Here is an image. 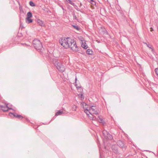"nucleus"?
<instances>
[{
	"label": "nucleus",
	"instance_id": "f257e3e1",
	"mask_svg": "<svg viewBox=\"0 0 158 158\" xmlns=\"http://www.w3.org/2000/svg\"><path fill=\"white\" fill-rule=\"evenodd\" d=\"M71 39L69 38H62L59 40L60 43L65 48H69Z\"/></svg>",
	"mask_w": 158,
	"mask_h": 158
},
{
	"label": "nucleus",
	"instance_id": "f03ea898",
	"mask_svg": "<svg viewBox=\"0 0 158 158\" xmlns=\"http://www.w3.org/2000/svg\"><path fill=\"white\" fill-rule=\"evenodd\" d=\"M33 45L34 48L39 51H40L43 48L41 43L39 40L37 39H35L33 40Z\"/></svg>",
	"mask_w": 158,
	"mask_h": 158
},
{
	"label": "nucleus",
	"instance_id": "7ed1b4c3",
	"mask_svg": "<svg viewBox=\"0 0 158 158\" xmlns=\"http://www.w3.org/2000/svg\"><path fill=\"white\" fill-rule=\"evenodd\" d=\"M57 69L61 72H63L64 71L65 69L64 66L61 62L58 61H55L54 63Z\"/></svg>",
	"mask_w": 158,
	"mask_h": 158
},
{
	"label": "nucleus",
	"instance_id": "20e7f679",
	"mask_svg": "<svg viewBox=\"0 0 158 158\" xmlns=\"http://www.w3.org/2000/svg\"><path fill=\"white\" fill-rule=\"evenodd\" d=\"M71 42L70 43L69 47L73 51H77L78 50V48L76 45V41L73 40L71 39Z\"/></svg>",
	"mask_w": 158,
	"mask_h": 158
},
{
	"label": "nucleus",
	"instance_id": "39448f33",
	"mask_svg": "<svg viewBox=\"0 0 158 158\" xmlns=\"http://www.w3.org/2000/svg\"><path fill=\"white\" fill-rule=\"evenodd\" d=\"M92 114H98V112L96 106L91 105L89 103V114H91L93 116Z\"/></svg>",
	"mask_w": 158,
	"mask_h": 158
},
{
	"label": "nucleus",
	"instance_id": "423d86ee",
	"mask_svg": "<svg viewBox=\"0 0 158 158\" xmlns=\"http://www.w3.org/2000/svg\"><path fill=\"white\" fill-rule=\"evenodd\" d=\"M104 139L106 141L108 140H111L113 139L112 136L106 131H104L102 132Z\"/></svg>",
	"mask_w": 158,
	"mask_h": 158
},
{
	"label": "nucleus",
	"instance_id": "0eeeda50",
	"mask_svg": "<svg viewBox=\"0 0 158 158\" xmlns=\"http://www.w3.org/2000/svg\"><path fill=\"white\" fill-rule=\"evenodd\" d=\"M12 115L14 117L17 118L19 120H21L23 118V117L21 115L18 114L16 113H9V115L10 116H11Z\"/></svg>",
	"mask_w": 158,
	"mask_h": 158
},
{
	"label": "nucleus",
	"instance_id": "6e6552de",
	"mask_svg": "<svg viewBox=\"0 0 158 158\" xmlns=\"http://www.w3.org/2000/svg\"><path fill=\"white\" fill-rule=\"evenodd\" d=\"M82 105L83 107V109L84 110L87 116L89 115V110L88 108V105L85 103L83 102Z\"/></svg>",
	"mask_w": 158,
	"mask_h": 158
},
{
	"label": "nucleus",
	"instance_id": "1a4fd4ad",
	"mask_svg": "<svg viewBox=\"0 0 158 158\" xmlns=\"http://www.w3.org/2000/svg\"><path fill=\"white\" fill-rule=\"evenodd\" d=\"M0 109L4 112H6L9 109H12L11 108H9L7 105L4 106L0 105Z\"/></svg>",
	"mask_w": 158,
	"mask_h": 158
},
{
	"label": "nucleus",
	"instance_id": "9d476101",
	"mask_svg": "<svg viewBox=\"0 0 158 158\" xmlns=\"http://www.w3.org/2000/svg\"><path fill=\"white\" fill-rule=\"evenodd\" d=\"M144 44H146V45L150 49H151V51L155 55L156 54V52H155V50L154 49L152 46L151 44H148L146 43H144Z\"/></svg>",
	"mask_w": 158,
	"mask_h": 158
},
{
	"label": "nucleus",
	"instance_id": "9b49d317",
	"mask_svg": "<svg viewBox=\"0 0 158 158\" xmlns=\"http://www.w3.org/2000/svg\"><path fill=\"white\" fill-rule=\"evenodd\" d=\"M90 5V7L92 9H94L96 6V2L94 0H89V5Z\"/></svg>",
	"mask_w": 158,
	"mask_h": 158
},
{
	"label": "nucleus",
	"instance_id": "f8f14e48",
	"mask_svg": "<svg viewBox=\"0 0 158 158\" xmlns=\"http://www.w3.org/2000/svg\"><path fill=\"white\" fill-rule=\"evenodd\" d=\"M117 143V145L121 148H123L124 147V143L123 142L120 140L118 141Z\"/></svg>",
	"mask_w": 158,
	"mask_h": 158
},
{
	"label": "nucleus",
	"instance_id": "ddd939ff",
	"mask_svg": "<svg viewBox=\"0 0 158 158\" xmlns=\"http://www.w3.org/2000/svg\"><path fill=\"white\" fill-rule=\"evenodd\" d=\"M111 148L113 151V152L115 154H117L118 153V151L117 149L116 146L115 145H112Z\"/></svg>",
	"mask_w": 158,
	"mask_h": 158
},
{
	"label": "nucleus",
	"instance_id": "4468645a",
	"mask_svg": "<svg viewBox=\"0 0 158 158\" xmlns=\"http://www.w3.org/2000/svg\"><path fill=\"white\" fill-rule=\"evenodd\" d=\"M64 114L63 111L62 110H58L56 112L55 114V116H58V115H62V114Z\"/></svg>",
	"mask_w": 158,
	"mask_h": 158
},
{
	"label": "nucleus",
	"instance_id": "2eb2a0df",
	"mask_svg": "<svg viewBox=\"0 0 158 158\" xmlns=\"http://www.w3.org/2000/svg\"><path fill=\"white\" fill-rule=\"evenodd\" d=\"M33 20L31 18H26V21L28 23H31L32 22Z\"/></svg>",
	"mask_w": 158,
	"mask_h": 158
},
{
	"label": "nucleus",
	"instance_id": "dca6fc26",
	"mask_svg": "<svg viewBox=\"0 0 158 158\" xmlns=\"http://www.w3.org/2000/svg\"><path fill=\"white\" fill-rule=\"evenodd\" d=\"M100 30H101V31L102 32V34H106V33H107V31L106 30L104 27H101Z\"/></svg>",
	"mask_w": 158,
	"mask_h": 158
},
{
	"label": "nucleus",
	"instance_id": "f3484780",
	"mask_svg": "<svg viewBox=\"0 0 158 158\" xmlns=\"http://www.w3.org/2000/svg\"><path fill=\"white\" fill-rule=\"evenodd\" d=\"M93 53V52L92 50H90L89 49V55H91L92 56L91 57L92 59L94 58L95 56L94 55Z\"/></svg>",
	"mask_w": 158,
	"mask_h": 158
},
{
	"label": "nucleus",
	"instance_id": "a211bd4d",
	"mask_svg": "<svg viewBox=\"0 0 158 158\" xmlns=\"http://www.w3.org/2000/svg\"><path fill=\"white\" fill-rule=\"evenodd\" d=\"M81 46L85 49H86L88 47V46L85 43H84L83 42H82Z\"/></svg>",
	"mask_w": 158,
	"mask_h": 158
},
{
	"label": "nucleus",
	"instance_id": "6ab92c4d",
	"mask_svg": "<svg viewBox=\"0 0 158 158\" xmlns=\"http://www.w3.org/2000/svg\"><path fill=\"white\" fill-rule=\"evenodd\" d=\"M37 23L40 26H42L43 25V22L42 21L38 19L37 20Z\"/></svg>",
	"mask_w": 158,
	"mask_h": 158
},
{
	"label": "nucleus",
	"instance_id": "aec40b11",
	"mask_svg": "<svg viewBox=\"0 0 158 158\" xmlns=\"http://www.w3.org/2000/svg\"><path fill=\"white\" fill-rule=\"evenodd\" d=\"M27 17L29 18H31L32 17V14L31 12H29L27 14Z\"/></svg>",
	"mask_w": 158,
	"mask_h": 158
},
{
	"label": "nucleus",
	"instance_id": "412c9836",
	"mask_svg": "<svg viewBox=\"0 0 158 158\" xmlns=\"http://www.w3.org/2000/svg\"><path fill=\"white\" fill-rule=\"evenodd\" d=\"M29 4L31 6H35V4L32 1H30L29 2Z\"/></svg>",
	"mask_w": 158,
	"mask_h": 158
},
{
	"label": "nucleus",
	"instance_id": "4be33fe9",
	"mask_svg": "<svg viewBox=\"0 0 158 158\" xmlns=\"http://www.w3.org/2000/svg\"><path fill=\"white\" fill-rule=\"evenodd\" d=\"M74 28L77 30H79L80 29L78 27V26L76 25L73 26Z\"/></svg>",
	"mask_w": 158,
	"mask_h": 158
},
{
	"label": "nucleus",
	"instance_id": "5701e85b",
	"mask_svg": "<svg viewBox=\"0 0 158 158\" xmlns=\"http://www.w3.org/2000/svg\"><path fill=\"white\" fill-rule=\"evenodd\" d=\"M16 39V38H14L12 39V42L13 43V44H15V40Z\"/></svg>",
	"mask_w": 158,
	"mask_h": 158
},
{
	"label": "nucleus",
	"instance_id": "b1692460",
	"mask_svg": "<svg viewBox=\"0 0 158 158\" xmlns=\"http://www.w3.org/2000/svg\"><path fill=\"white\" fill-rule=\"evenodd\" d=\"M155 72L157 76H158V69L156 68L155 70Z\"/></svg>",
	"mask_w": 158,
	"mask_h": 158
},
{
	"label": "nucleus",
	"instance_id": "393cba45",
	"mask_svg": "<svg viewBox=\"0 0 158 158\" xmlns=\"http://www.w3.org/2000/svg\"><path fill=\"white\" fill-rule=\"evenodd\" d=\"M73 16L74 19H77V17L74 13L73 14Z\"/></svg>",
	"mask_w": 158,
	"mask_h": 158
},
{
	"label": "nucleus",
	"instance_id": "a878e982",
	"mask_svg": "<svg viewBox=\"0 0 158 158\" xmlns=\"http://www.w3.org/2000/svg\"><path fill=\"white\" fill-rule=\"evenodd\" d=\"M21 44L23 46H27L30 47L29 45H27L26 44L21 43Z\"/></svg>",
	"mask_w": 158,
	"mask_h": 158
},
{
	"label": "nucleus",
	"instance_id": "bb28decb",
	"mask_svg": "<svg viewBox=\"0 0 158 158\" xmlns=\"http://www.w3.org/2000/svg\"><path fill=\"white\" fill-rule=\"evenodd\" d=\"M95 119V118H94V117H90V116H89V119H92V120H94V119Z\"/></svg>",
	"mask_w": 158,
	"mask_h": 158
},
{
	"label": "nucleus",
	"instance_id": "cd10ccee",
	"mask_svg": "<svg viewBox=\"0 0 158 158\" xmlns=\"http://www.w3.org/2000/svg\"><path fill=\"white\" fill-rule=\"evenodd\" d=\"M103 120L102 119V118H100V119H99V122H100V123H103Z\"/></svg>",
	"mask_w": 158,
	"mask_h": 158
},
{
	"label": "nucleus",
	"instance_id": "c85d7f7f",
	"mask_svg": "<svg viewBox=\"0 0 158 158\" xmlns=\"http://www.w3.org/2000/svg\"><path fill=\"white\" fill-rule=\"evenodd\" d=\"M91 20L92 21L93 24H94V18H92V19H91Z\"/></svg>",
	"mask_w": 158,
	"mask_h": 158
},
{
	"label": "nucleus",
	"instance_id": "c756f323",
	"mask_svg": "<svg viewBox=\"0 0 158 158\" xmlns=\"http://www.w3.org/2000/svg\"><path fill=\"white\" fill-rule=\"evenodd\" d=\"M86 52L87 54L89 55V49L86 50Z\"/></svg>",
	"mask_w": 158,
	"mask_h": 158
},
{
	"label": "nucleus",
	"instance_id": "7c9ffc66",
	"mask_svg": "<svg viewBox=\"0 0 158 158\" xmlns=\"http://www.w3.org/2000/svg\"><path fill=\"white\" fill-rule=\"evenodd\" d=\"M69 3L70 4H72V3H73L72 1L71 0H70V1H69Z\"/></svg>",
	"mask_w": 158,
	"mask_h": 158
},
{
	"label": "nucleus",
	"instance_id": "2f4dec72",
	"mask_svg": "<svg viewBox=\"0 0 158 158\" xmlns=\"http://www.w3.org/2000/svg\"><path fill=\"white\" fill-rule=\"evenodd\" d=\"M150 29H151V30H150V31H152L153 30V28H152V27H151V28H150Z\"/></svg>",
	"mask_w": 158,
	"mask_h": 158
},
{
	"label": "nucleus",
	"instance_id": "473e14b6",
	"mask_svg": "<svg viewBox=\"0 0 158 158\" xmlns=\"http://www.w3.org/2000/svg\"><path fill=\"white\" fill-rule=\"evenodd\" d=\"M70 0H66V1L68 2H69V1H70Z\"/></svg>",
	"mask_w": 158,
	"mask_h": 158
},
{
	"label": "nucleus",
	"instance_id": "72a5a7b5",
	"mask_svg": "<svg viewBox=\"0 0 158 158\" xmlns=\"http://www.w3.org/2000/svg\"><path fill=\"white\" fill-rule=\"evenodd\" d=\"M83 96V94H81V98H82V96Z\"/></svg>",
	"mask_w": 158,
	"mask_h": 158
},
{
	"label": "nucleus",
	"instance_id": "f704fd0d",
	"mask_svg": "<svg viewBox=\"0 0 158 158\" xmlns=\"http://www.w3.org/2000/svg\"><path fill=\"white\" fill-rule=\"evenodd\" d=\"M61 7H62V9L64 10V8L62 6H61Z\"/></svg>",
	"mask_w": 158,
	"mask_h": 158
},
{
	"label": "nucleus",
	"instance_id": "c9c22d12",
	"mask_svg": "<svg viewBox=\"0 0 158 158\" xmlns=\"http://www.w3.org/2000/svg\"><path fill=\"white\" fill-rule=\"evenodd\" d=\"M26 120L27 121L28 120V119L27 118L26 119Z\"/></svg>",
	"mask_w": 158,
	"mask_h": 158
},
{
	"label": "nucleus",
	"instance_id": "e433bc0d",
	"mask_svg": "<svg viewBox=\"0 0 158 158\" xmlns=\"http://www.w3.org/2000/svg\"><path fill=\"white\" fill-rule=\"evenodd\" d=\"M76 79V80H77V78H76V79Z\"/></svg>",
	"mask_w": 158,
	"mask_h": 158
}]
</instances>
